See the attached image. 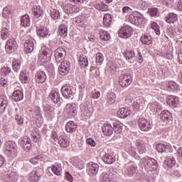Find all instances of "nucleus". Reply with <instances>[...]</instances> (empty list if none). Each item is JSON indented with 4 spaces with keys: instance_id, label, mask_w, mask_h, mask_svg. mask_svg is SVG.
I'll list each match as a JSON object with an SVG mask.
<instances>
[{
    "instance_id": "9",
    "label": "nucleus",
    "mask_w": 182,
    "mask_h": 182,
    "mask_svg": "<svg viewBox=\"0 0 182 182\" xmlns=\"http://www.w3.org/2000/svg\"><path fill=\"white\" fill-rule=\"evenodd\" d=\"M133 34V28L129 26L122 27L119 31V36L127 39Z\"/></svg>"
},
{
    "instance_id": "52",
    "label": "nucleus",
    "mask_w": 182,
    "mask_h": 182,
    "mask_svg": "<svg viewBox=\"0 0 182 182\" xmlns=\"http://www.w3.org/2000/svg\"><path fill=\"white\" fill-rule=\"evenodd\" d=\"M50 16L52 19H54V21H56L58 19H60V12L56 9H52L50 11Z\"/></svg>"
},
{
    "instance_id": "55",
    "label": "nucleus",
    "mask_w": 182,
    "mask_h": 182,
    "mask_svg": "<svg viewBox=\"0 0 182 182\" xmlns=\"http://www.w3.org/2000/svg\"><path fill=\"white\" fill-rule=\"evenodd\" d=\"M1 39H3L4 41L8 39V38L9 37V30H8V28H3L1 32Z\"/></svg>"
},
{
    "instance_id": "7",
    "label": "nucleus",
    "mask_w": 182,
    "mask_h": 182,
    "mask_svg": "<svg viewBox=\"0 0 182 182\" xmlns=\"http://www.w3.org/2000/svg\"><path fill=\"white\" fill-rule=\"evenodd\" d=\"M17 48L18 44L16 43V41L14 38H10L7 41L5 46V49L7 53H14V52L16 50Z\"/></svg>"
},
{
    "instance_id": "34",
    "label": "nucleus",
    "mask_w": 182,
    "mask_h": 182,
    "mask_svg": "<svg viewBox=\"0 0 182 182\" xmlns=\"http://www.w3.org/2000/svg\"><path fill=\"white\" fill-rule=\"evenodd\" d=\"M50 168L53 174H55V176H60L62 173V166L60 164H55V165H51Z\"/></svg>"
},
{
    "instance_id": "12",
    "label": "nucleus",
    "mask_w": 182,
    "mask_h": 182,
    "mask_svg": "<svg viewBox=\"0 0 182 182\" xmlns=\"http://www.w3.org/2000/svg\"><path fill=\"white\" fill-rule=\"evenodd\" d=\"M101 182H117L116 177L111 172L103 173L100 175Z\"/></svg>"
},
{
    "instance_id": "32",
    "label": "nucleus",
    "mask_w": 182,
    "mask_h": 182,
    "mask_svg": "<svg viewBox=\"0 0 182 182\" xmlns=\"http://www.w3.org/2000/svg\"><path fill=\"white\" fill-rule=\"evenodd\" d=\"M126 151L129 156H132V157H136V156H137L136 146H133L132 144H129L126 146Z\"/></svg>"
},
{
    "instance_id": "63",
    "label": "nucleus",
    "mask_w": 182,
    "mask_h": 182,
    "mask_svg": "<svg viewBox=\"0 0 182 182\" xmlns=\"http://www.w3.org/2000/svg\"><path fill=\"white\" fill-rule=\"evenodd\" d=\"M15 119L19 126H22V124H23V117H22L21 114H16L15 116Z\"/></svg>"
},
{
    "instance_id": "33",
    "label": "nucleus",
    "mask_w": 182,
    "mask_h": 182,
    "mask_svg": "<svg viewBox=\"0 0 182 182\" xmlns=\"http://www.w3.org/2000/svg\"><path fill=\"white\" fill-rule=\"evenodd\" d=\"M79 65L81 68H87V65H89V60H87V57L85 55H81L78 59Z\"/></svg>"
},
{
    "instance_id": "35",
    "label": "nucleus",
    "mask_w": 182,
    "mask_h": 182,
    "mask_svg": "<svg viewBox=\"0 0 182 182\" xmlns=\"http://www.w3.org/2000/svg\"><path fill=\"white\" fill-rule=\"evenodd\" d=\"M112 15L110 14H106L104 15L103 18V25L106 28H109L110 25H112Z\"/></svg>"
},
{
    "instance_id": "1",
    "label": "nucleus",
    "mask_w": 182,
    "mask_h": 182,
    "mask_svg": "<svg viewBox=\"0 0 182 182\" xmlns=\"http://www.w3.org/2000/svg\"><path fill=\"white\" fill-rule=\"evenodd\" d=\"M141 164L148 171H155L158 168L157 161L156 159L146 156L141 159Z\"/></svg>"
},
{
    "instance_id": "6",
    "label": "nucleus",
    "mask_w": 182,
    "mask_h": 182,
    "mask_svg": "<svg viewBox=\"0 0 182 182\" xmlns=\"http://www.w3.org/2000/svg\"><path fill=\"white\" fill-rule=\"evenodd\" d=\"M54 56L56 62L62 63L65 62V56H66V50L63 48H58L54 51Z\"/></svg>"
},
{
    "instance_id": "44",
    "label": "nucleus",
    "mask_w": 182,
    "mask_h": 182,
    "mask_svg": "<svg viewBox=\"0 0 182 182\" xmlns=\"http://www.w3.org/2000/svg\"><path fill=\"white\" fill-rule=\"evenodd\" d=\"M44 112L48 116L53 117L55 116V108H53L50 105H46L44 107Z\"/></svg>"
},
{
    "instance_id": "30",
    "label": "nucleus",
    "mask_w": 182,
    "mask_h": 182,
    "mask_svg": "<svg viewBox=\"0 0 182 182\" xmlns=\"http://www.w3.org/2000/svg\"><path fill=\"white\" fill-rule=\"evenodd\" d=\"M102 130L105 136H112L113 134V127L109 124H104Z\"/></svg>"
},
{
    "instance_id": "49",
    "label": "nucleus",
    "mask_w": 182,
    "mask_h": 182,
    "mask_svg": "<svg viewBox=\"0 0 182 182\" xmlns=\"http://www.w3.org/2000/svg\"><path fill=\"white\" fill-rule=\"evenodd\" d=\"M80 110L83 116H87L89 117V116L92 114V111H90V109H89V107H86L85 105H81Z\"/></svg>"
},
{
    "instance_id": "54",
    "label": "nucleus",
    "mask_w": 182,
    "mask_h": 182,
    "mask_svg": "<svg viewBox=\"0 0 182 182\" xmlns=\"http://www.w3.org/2000/svg\"><path fill=\"white\" fill-rule=\"evenodd\" d=\"M96 63L98 66H100L102 63H103V60H105V58L103 57V54L102 53H97L96 54Z\"/></svg>"
},
{
    "instance_id": "14",
    "label": "nucleus",
    "mask_w": 182,
    "mask_h": 182,
    "mask_svg": "<svg viewBox=\"0 0 182 182\" xmlns=\"http://www.w3.org/2000/svg\"><path fill=\"white\" fill-rule=\"evenodd\" d=\"M179 102L180 100H178V97H176L174 95H170L166 99L167 105H168L170 107H172V109H174V107H177Z\"/></svg>"
},
{
    "instance_id": "51",
    "label": "nucleus",
    "mask_w": 182,
    "mask_h": 182,
    "mask_svg": "<svg viewBox=\"0 0 182 182\" xmlns=\"http://www.w3.org/2000/svg\"><path fill=\"white\" fill-rule=\"evenodd\" d=\"M95 8L98 11H102V12H105L109 9V6L103 3L95 4Z\"/></svg>"
},
{
    "instance_id": "46",
    "label": "nucleus",
    "mask_w": 182,
    "mask_h": 182,
    "mask_svg": "<svg viewBox=\"0 0 182 182\" xmlns=\"http://www.w3.org/2000/svg\"><path fill=\"white\" fill-rule=\"evenodd\" d=\"M32 11L33 12V15L34 16H36V18H39L42 16V9H41V6H34L32 8Z\"/></svg>"
},
{
    "instance_id": "4",
    "label": "nucleus",
    "mask_w": 182,
    "mask_h": 182,
    "mask_svg": "<svg viewBox=\"0 0 182 182\" xmlns=\"http://www.w3.org/2000/svg\"><path fill=\"white\" fill-rule=\"evenodd\" d=\"M133 82V77L130 75H122L119 76V83L121 87H127Z\"/></svg>"
},
{
    "instance_id": "57",
    "label": "nucleus",
    "mask_w": 182,
    "mask_h": 182,
    "mask_svg": "<svg viewBox=\"0 0 182 182\" xmlns=\"http://www.w3.org/2000/svg\"><path fill=\"white\" fill-rule=\"evenodd\" d=\"M108 69L111 70V72H116L117 69H119V67L117 66V64L114 62H109L107 64Z\"/></svg>"
},
{
    "instance_id": "41",
    "label": "nucleus",
    "mask_w": 182,
    "mask_h": 182,
    "mask_svg": "<svg viewBox=\"0 0 182 182\" xmlns=\"http://www.w3.org/2000/svg\"><path fill=\"white\" fill-rule=\"evenodd\" d=\"M68 14H75V12H79L80 9L77 6L68 4L65 6Z\"/></svg>"
},
{
    "instance_id": "39",
    "label": "nucleus",
    "mask_w": 182,
    "mask_h": 182,
    "mask_svg": "<svg viewBox=\"0 0 182 182\" xmlns=\"http://www.w3.org/2000/svg\"><path fill=\"white\" fill-rule=\"evenodd\" d=\"M144 105V98L143 97H139L136 99V101L134 102L133 107L134 109H136V110H139L140 109V106L143 107Z\"/></svg>"
},
{
    "instance_id": "18",
    "label": "nucleus",
    "mask_w": 182,
    "mask_h": 182,
    "mask_svg": "<svg viewBox=\"0 0 182 182\" xmlns=\"http://www.w3.org/2000/svg\"><path fill=\"white\" fill-rule=\"evenodd\" d=\"M36 83L42 84L46 82V73L44 71H38L35 75Z\"/></svg>"
},
{
    "instance_id": "10",
    "label": "nucleus",
    "mask_w": 182,
    "mask_h": 182,
    "mask_svg": "<svg viewBox=\"0 0 182 182\" xmlns=\"http://www.w3.org/2000/svg\"><path fill=\"white\" fill-rule=\"evenodd\" d=\"M125 173L129 177H133L137 173V166L133 163H128L124 165Z\"/></svg>"
},
{
    "instance_id": "48",
    "label": "nucleus",
    "mask_w": 182,
    "mask_h": 182,
    "mask_svg": "<svg viewBox=\"0 0 182 182\" xmlns=\"http://www.w3.org/2000/svg\"><path fill=\"white\" fill-rule=\"evenodd\" d=\"M113 132L117 134H120L123 132V124L120 123H114Z\"/></svg>"
},
{
    "instance_id": "37",
    "label": "nucleus",
    "mask_w": 182,
    "mask_h": 182,
    "mask_svg": "<svg viewBox=\"0 0 182 182\" xmlns=\"http://www.w3.org/2000/svg\"><path fill=\"white\" fill-rule=\"evenodd\" d=\"M21 23L25 28L30 26L31 25V18H29V15L26 14L23 16L21 18Z\"/></svg>"
},
{
    "instance_id": "16",
    "label": "nucleus",
    "mask_w": 182,
    "mask_h": 182,
    "mask_svg": "<svg viewBox=\"0 0 182 182\" xmlns=\"http://www.w3.org/2000/svg\"><path fill=\"white\" fill-rule=\"evenodd\" d=\"M42 168H38L36 171H33L30 174V182H38L39 181V177L42 174Z\"/></svg>"
},
{
    "instance_id": "62",
    "label": "nucleus",
    "mask_w": 182,
    "mask_h": 182,
    "mask_svg": "<svg viewBox=\"0 0 182 182\" xmlns=\"http://www.w3.org/2000/svg\"><path fill=\"white\" fill-rule=\"evenodd\" d=\"M151 28L154 31L156 35H160V27L156 24V23H152Z\"/></svg>"
},
{
    "instance_id": "22",
    "label": "nucleus",
    "mask_w": 182,
    "mask_h": 182,
    "mask_svg": "<svg viewBox=\"0 0 182 182\" xmlns=\"http://www.w3.org/2000/svg\"><path fill=\"white\" fill-rule=\"evenodd\" d=\"M34 48H35V44L33 43V41L26 40L24 43V50L27 53H31V52L33 51Z\"/></svg>"
},
{
    "instance_id": "38",
    "label": "nucleus",
    "mask_w": 182,
    "mask_h": 182,
    "mask_svg": "<svg viewBox=\"0 0 182 182\" xmlns=\"http://www.w3.org/2000/svg\"><path fill=\"white\" fill-rule=\"evenodd\" d=\"M141 41L144 45H151L153 43V37L149 35H144L141 38Z\"/></svg>"
},
{
    "instance_id": "42",
    "label": "nucleus",
    "mask_w": 182,
    "mask_h": 182,
    "mask_svg": "<svg viewBox=\"0 0 182 182\" xmlns=\"http://www.w3.org/2000/svg\"><path fill=\"white\" fill-rule=\"evenodd\" d=\"M104 163L107 164H112V163H114V158L109 154H105L102 158Z\"/></svg>"
},
{
    "instance_id": "17",
    "label": "nucleus",
    "mask_w": 182,
    "mask_h": 182,
    "mask_svg": "<svg viewBox=\"0 0 182 182\" xmlns=\"http://www.w3.org/2000/svg\"><path fill=\"white\" fill-rule=\"evenodd\" d=\"M136 146L137 147L139 154H144V153L147 151V149L146 148L147 147V144H146L144 141L141 139L136 140Z\"/></svg>"
},
{
    "instance_id": "24",
    "label": "nucleus",
    "mask_w": 182,
    "mask_h": 182,
    "mask_svg": "<svg viewBox=\"0 0 182 182\" xmlns=\"http://www.w3.org/2000/svg\"><path fill=\"white\" fill-rule=\"evenodd\" d=\"M36 32L38 36L40 38H46V36H48V28L45 26H39L36 27Z\"/></svg>"
},
{
    "instance_id": "2",
    "label": "nucleus",
    "mask_w": 182,
    "mask_h": 182,
    "mask_svg": "<svg viewBox=\"0 0 182 182\" xmlns=\"http://www.w3.org/2000/svg\"><path fill=\"white\" fill-rule=\"evenodd\" d=\"M18 151V146L14 141H8L5 144L4 153L8 157H15Z\"/></svg>"
},
{
    "instance_id": "56",
    "label": "nucleus",
    "mask_w": 182,
    "mask_h": 182,
    "mask_svg": "<svg viewBox=\"0 0 182 182\" xmlns=\"http://www.w3.org/2000/svg\"><path fill=\"white\" fill-rule=\"evenodd\" d=\"M14 173L9 171L5 173V180L6 181L10 182V181H14L15 180V176H14Z\"/></svg>"
},
{
    "instance_id": "50",
    "label": "nucleus",
    "mask_w": 182,
    "mask_h": 182,
    "mask_svg": "<svg viewBox=\"0 0 182 182\" xmlns=\"http://www.w3.org/2000/svg\"><path fill=\"white\" fill-rule=\"evenodd\" d=\"M28 74L26 70H23L20 73V80L22 83H28Z\"/></svg>"
},
{
    "instance_id": "47",
    "label": "nucleus",
    "mask_w": 182,
    "mask_h": 182,
    "mask_svg": "<svg viewBox=\"0 0 182 182\" xmlns=\"http://www.w3.org/2000/svg\"><path fill=\"white\" fill-rule=\"evenodd\" d=\"M124 56L127 60H130V59H133L136 56V53L133 50H127L124 53Z\"/></svg>"
},
{
    "instance_id": "40",
    "label": "nucleus",
    "mask_w": 182,
    "mask_h": 182,
    "mask_svg": "<svg viewBox=\"0 0 182 182\" xmlns=\"http://www.w3.org/2000/svg\"><path fill=\"white\" fill-rule=\"evenodd\" d=\"M99 34H100V39H102V41L110 40V34L109 33V32L103 29H100L99 31Z\"/></svg>"
},
{
    "instance_id": "3",
    "label": "nucleus",
    "mask_w": 182,
    "mask_h": 182,
    "mask_svg": "<svg viewBox=\"0 0 182 182\" xmlns=\"http://www.w3.org/2000/svg\"><path fill=\"white\" fill-rule=\"evenodd\" d=\"M52 58V50L46 47H43L38 53V59L39 62L45 63L49 62Z\"/></svg>"
},
{
    "instance_id": "60",
    "label": "nucleus",
    "mask_w": 182,
    "mask_h": 182,
    "mask_svg": "<svg viewBox=\"0 0 182 182\" xmlns=\"http://www.w3.org/2000/svg\"><path fill=\"white\" fill-rule=\"evenodd\" d=\"M12 66L15 72H19V69H21V62L16 60L13 61Z\"/></svg>"
},
{
    "instance_id": "23",
    "label": "nucleus",
    "mask_w": 182,
    "mask_h": 182,
    "mask_svg": "<svg viewBox=\"0 0 182 182\" xmlns=\"http://www.w3.org/2000/svg\"><path fill=\"white\" fill-rule=\"evenodd\" d=\"M164 166H166L168 168H171L176 166V159L173 156H166L164 161Z\"/></svg>"
},
{
    "instance_id": "36",
    "label": "nucleus",
    "mask_w": 182,
    "mask_h": 182,
    "mask_svg": "<svg viewBox=\"0 0 182 182\" xmlns=\"http://www.w3.org/2000/svg\"><path fill=\"white\" fill-rule=\"evenodd\" d=\"M58 34L63 38L68 36V26L65 24H61L58 28Z\"/></svg>"
},
{
    "instance_id": "21",
    "label": "nucleus",
    "mask_w": 182,
    "mask_h": 182,
    "mask_svg": "<svg viewBox=\"0 0 182 182\" xmlns=\"http://www.w3.org/2000/svg\"><path fill=\"white\" fill-rule=\"evenodd\" d=\"M8 106V97L5 95H0V113H4Z\"/></svg>"
},
{
    "instance_id": "59",
    "label": "nucleus",
    "mask_w": 182,
    "mask_h": 182,
    "mask_svg": "<svg viewBox=\"0 0 182 182\" xmlns=\"http://www.w3.org/2000/svg\"><path fill=\"white\" fill-rule=\"evenodd\" d=\"M138 13L139 12L135 11L132 14L129 15V21L131 22V23H132V25H136Z\"/></svg>"
},
{
    "instance_id": "27",
    "label": "nucleus",
    "mask_w": 182,
    "mask_h": 182,
    "mask_svg": "<svg viewBox=\"0 0 182 182\" xmlns=\"http://www.w3.org/2000/svg\"><path fill=\"white\" fill-rule=\"evenodd\" d=\"M160 117L164 122H167L173 119V115L171 114V112H170V111L163 110L160 114Z\"/></svg>"
},
{
    "instance_id": "11",
    "label": "nucleus",
    "mask_w": 182,
    "mask_h": 182,
    "mask_svg": "<svg viewBox=\"0 0 182 182\" xmlns=\"http://www.w3.org/2000/svg\"><path fill=\"white\" fill-rule=\"evenodd\" d=\"M21 146L27 153L31 151V149H32V141L28 136L21 138Z\"/></svg>"
},
{
    "instance_id": "28",
    "label": "nucleus",
    "mask_w": 182,
    "mask_h": 182,
    "mask_svg": "<svg viewBox=\"0 0 182 182\" xmlns=\"http://www.w3.org/2000/svg\"><path fill=\"white\" fill-rule=\"evenodd\" d=\"M130 113L131 112L129 107H123L118 110L117 114L119 117H121V119H124V117L129 116Z\"/></svg>"
},
{
    "instance_id": "53",
    "label": "nucleus",
    "mask_w": 182,
    "mask_h": 182,
    "mask_svg": "<svg viewBox=\"0 0 182 182\" xmlns=\"http://www.w3.org/2000/svg\"><path fill=\"white\" fill-rule=\"evenodd\" d=\"M107 103L109 105H113L116 102V94L110 92L107 95Z\"/></svg>"
},
{
    "instance_id": "31",
    "label": "nucleus",
    "mask_w": 182,
    "mask_h": 182,
    "mask_svg": "<svg viewBox=\"0 0 182 182\" xmlns=\"http://www.w3.org/2000/svg\"><path fill=\"white\" fill-rule=\"evenodd\" d=\"M49 99L51 100V102L53 103H58L59 100H60V95H59V92L56 90H53L49 94Z\"/></svg>"
},
{
    "instance_id": "61",
    "label": "nucleus",
    "mask_w": 182,
    "mask_h": 182,
    "mask_svg": "<svg viewBox=\"0 0 182 182\" xmlns=\"http://www.w3.org/2000/svg\"><path fill=\"white\" fill-rule=\"evenodd\" d=\"M1 75L3 76H8L11 72V68H9V67H3L1 70Z\"/></svg>"
},
{
    "instance_id": "5",
    "label": "nucleus",
    "mask_w": 182,
    "mask_h": 182,
    "mask_svg": "<svg viewBox=\"0 0 182 182\" xmlns=\"http://www.w3.org/2000/svg\"><path fill=\"white\" fill-rule=\"evenodd\" d=\"M64 111L70 117H75L77 114V105L75 103L67 104Z\"/></svg>"
},
{
    "instance_id": "20",
    "label": "nucleus",
    "mask_w": 182,
    "mask_h": 182,
    "mask_svg": "<svg viewBox=\"0 0 182 182\" xmlns=\"http://www.w3.org/2000/svg\"><path fill=\"white\" fill-rule=\"evenodd\" d=\"M58 143L60 147H63V149H66V147H69L70 144V141L69 140V137L67 136H60L58 139Z\"/></svg>"
},
{
    "instance_id": "25",
    "label": "nucleus",
    "mask_w": 182,
    "mask_h": 182,
    "mask_svg": "<svg viewBox=\"0 0 182 182\" xmlns=\"http://www.w3.org/2000/svg\"><path fill=\"white\" fill-rule=\"evenodd\" d=\"M77 129V125L73 121L68 122L65 125V130L67 133H74Z\"/></svg>"
},
{
    "instance_id": "45",
    "label": "nucleus",
    "mask_w": 182,
    "mask_h": 182,
    "mask_svg": "<svg viewBox=\"0 0 182 182\" xmlns=\"http://www.w3.org/2000/svg\"><path fill=\"white\" fill-rule=\"evenodd\" d=\"M170 149V145H166L164 144H158L156 146V150L159 153H164Z\"/></svg>"
},
{
    "instance_id": "15",
    "label": "nucleus",
    "mask_w": 182,
    "mask_h": 182,
    "mask_svg": "<svg viewBox=\"0 0 182 182\" xmlns=\"http://www.w3.org/2000/svg\"><path fill=\"white\" fill-rule=\"evenodd\" d=\"M61 92L65 99H69V97H72L73 96V91L72 90V87L70 86H63L61 88Z\"/></svg>"
},
{
    "instance_id": "26",
    "label": "nucleus",
    "mask_w": 182,
    "mask_h": 182,
    "mask_svg": "<svg viewBox=\"0 0 182 182\" xmlns=\"http://www.w3.org/2000/svg\"><path fill=\"white\" fill-rule=\"evenodd\" d=\"M177 21H178V16L176 13H169L166 16L167 23H176Z\"/></svg>"
},
{
    "instance_id": "58",
    "label": "nucleus",
    "mask_w": 182,
    "mask_h": 182,
    "mask_svg": "<svg viewBox=\"0 0 182 182\" xmlns=\"http://www.w3.org/2000/svg\"><path fill=\"white\" fill-rule=\"evenodd\" d=\"M33 112L35 116H37V117H38V119H42V110H41L40 107L36 106L33 108Z\"/></svg>"
},
{
    "instance_id": "43",
    "label": "nucleus",
    "mask_w": 182,
    "mask_h": 182,
    "mask_svg": "<svg viewBox=\"0 0 182 182\" xmlns=\"http://www.w3.org/2000/svg\"><path fill=\"white\" fill-rule=\"evenodd\" d=\"M167 87L169 92H177L178 90V85L173 81L168 83Z\"/></svg>"
},
{
    "instance_id": "19",
    "label": "nucleus",
    "mask_w": 182,
    "mask_h": 182,
    "mask_svg": "<svg viewBox=\"0 0 182 182\" xmlns=\"http://www.w3.org/2000/svg\"><path fill=\"white\" fill-rule=\"evenodd\" d=\"M89 174L96 176L99 173V165L94 162H90L88 164Z\"/></svg>"
},
{
    "instance_id": "13",
    "label": "nucleus",
    "mask_w": 182,
    "mask_h": 182,
    "mask_svg": "<svg viewBox=\"0 0 182 182\" xmlns=\"http://www.w3.org/2000/svg\"><path fill=\"white\" fill-rule=\"evenodd\" d=\"M138 126L142 132H147V130L150 129L151 124H150V122L147 121V119L144 118H139L138 121Z\"/></svg>"
},
{
    "instance_id": "64",
    "label": "nucleus",
    "mask_w": 182,
    "mask_h": 182,
    "mask_svg": "<svg viewBox=\"0 0 182 182\" xmlns=\"http://www.w3.org/2000/svg\"><path fill=\"white\" fill-rule=\"evenodd\" d=\"M143 21H144L143 15H141L140 13L138 12L135 25H141V23H143Z\"/></svg>"
},
{
    "instance_id": "29",
    "label": "nucleus",
    "mask_w": 182,
    "mask_h": 182,
    "mask_svg": "<svg viewBox=\"0 0 182 182\" xmlns=\"http://www.w3.org/2000/svg\"><path fill=\"white\" fill-rule=\"evenodd\" d=\"M12 99L14 102H21L23 99V92L21 90H14L12 95Z\"/></svg>"
},
{
    "instance_id": "8",
    "label": "nucleus",
    "mask_w": 182,
    "mask_h": 182,
    "mask_svg": "<svg viewBox=\"0 0 182 182\" xmlns=\"http://www.w3.org/2000/svg\"><path fill=\"white\" fill-rule=\"evenodd\" d=\"M70 70V62L64 60L60 63L58 68V72L61 76H66Z\"/></svg>"
}]
</instances>
